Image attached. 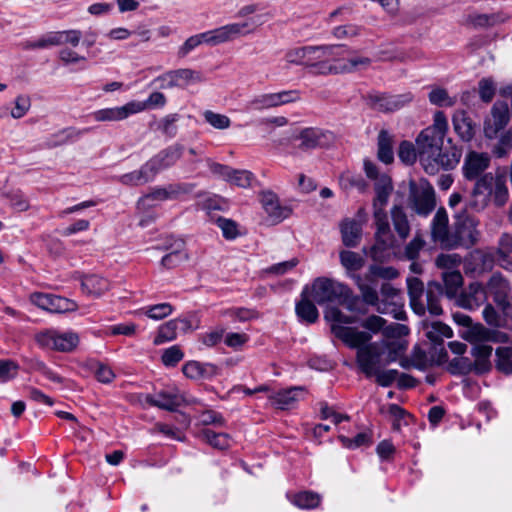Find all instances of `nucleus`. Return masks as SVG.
<instances>
[{
    "label": "nucleus",
    "instance_id": "nucleus-1",
    "mask_svg": "<svg viewBox=\"0 0 512 512\" xmlns=\"http://www.w3.org/2000/svg\"><path fill=\"white\" fill-rule=\"evenodd\" d=\"M448 129L445 114L438 111L434 114L433 124L423 129L416 137L419 161L425 172L434 175L440 169L449 170L459 162L455 152H443V140Z\"/></svg>",
    "mask_w": 512,
    "mask_h": 512
},
{
    "label": "nucleus",
    "instance_id": "nucleus-55",
    "mask_svg": "<svg viewBox=\"0 0 512 512\" xmlns=\"http://www.w3.org/2000/svg\"><path fill=\"white\" fill-rule=\"evenodd\" d=\"M253 175L246 170H233L231 169L226 180L238 187L247 188L251 185Z\"/></svg>",
    "mask_w": 512,
    "mask_h": 512
},
{
    "label": "nucleus",
    "instance_id": "nucleus-64",
    "mask_svg": "<svg viewBox=\"0 0 512 512\" xmlns=\"http://www.w3.org/2000/svg\"><path fill=\"white\" fill-rule=\"evenodd\" d=\"M512 253V235L503 233L498 242L497 255L499 260L506 261Z\"/></svg>",
    "mask_w": 512,
    "mask_h": 512
},
{
    "label": "nucleus",
    "instance_id": "nucleus-52",
    "mask_svg": "<svg viewBox=\"0 0 512 512\" xmlns=\"http://www.w3.org/2000/svg\"><path fill=\"white\" fill-rule=\"evenodd\" d=\"M461 263L462 257L457 253H441L435 259V265L445 271L457 270Z\"/></svg>",
    "mask_w": 512,
    "mask_h": 512
},
{
    "label": "nucleus",
    "instance_id": "nucleus-11",
    "mask_svg": "<svg viewBox=\"0 0 512 512\" xmlns=\"http://www.w3.org/2000/svg\"><path fill=\"white\" fill-rule=\"evenodd\" d=\"M194 186L187 183L169 184L166 187H156L150 193L138 200L140 206H152L154 201L177 199L181 195L192 192Z\"/></svg>",
    "mask_w": 512,
    "mask_h": 512
},
{
    "label": "nucleus",
    "instance_id": "nucleus-47",
    "mask_svg": "<svg viewBox=\"0 0 512 512\" xmlns=\"http://www.w3.org/2000/svg\"><path fill=\"white\" fill-rule=\"evenodd\" d=\"M203 439L212 447L224 450L230 446L231 438L226 433H216L211 429H204L202 431Z\"/></svg>",
    "mask_w": 512,
    "mask_h": 512
},
{
    "label": "nucleus",
    "instance_id": "nucleus-17",
    "mask_svg": "<svg viewBox=\"0 0 512 512\" xmlns=\"http://www.w3.org/2000/svg\"><path fill=\"white\" fill-rule=\"evenodd\" d=\"M297 100H299V93L296 90H288L258 95L250 101V106L256 110H264L295 102Z\"/></svg>",
    "mask_w": 512,
    "mask_h": 512
},
{
    "label": "nucleus",
    "instance_id": "nucleus-30",
    "mask_svg": "<svg viewBox=\"0 0 512 512\" xmlns=\"http://www.w3.org/2000/svg\"><path fill=\"white\" fill-rule=\"evenodd\" d=\"M407 289L412 310L419 316L426 312V307L422 299L424 293V284L417 277L407 278Z\"/></svg>",
    "mask_w": 512,
    "mask_h": 512
},
{
    "label": "nucleus",
    "instance_id": "nucleus-49",
    "mask_svg": "<svg viewBox=\"0 0 512 512\" xmlns=\"http://www.w3.org/2000/svg\"><path fill=\"white\" fill-rule=\"evenodd\" d=\"M292 503L301 509H312L319 505L320 496L313 492H300L293 496Z\"/></svg>",
    "mask_w": 512,
    "mask_h": 512
},
{
    "label": "nucleus",
    "instance_id": "nucleus-23",
    "mask_svg": "<svg viewBox=\"0 0 512 512\" xmlns=\"http://www.w3.org/2000/svg\"><path fill=\"white\" fill-rule=\"evenodd\" d=\"M304 395V388L301 386H296L271 393L268 396V399L273 406L284 410L293 408L298 401L304 398Z\"/></svg>",
    "mask_w": 512,
    "mask_h": 512
},
{
    "label": "nucleus",
    "instance_id": "nucleus-14",
    "mask_svg": "<svg viewBox=\"0 0 512 512\" xmlns=\"http://www.w3.org/2000/svg\"><path fill=\"white\" fill-rule=\"evenodd\" d=\"M382 353V346L378 342L368 343L357 350V364L367 377L373 376L379 369Z\"/></svg>",
    "mask_w": 512,
    "mask_h": 512
},
{
    "label": "nucleus",
    "instance_id": "nucleus-40",
    "mask_svg": "<svg viewBox=\"0 0 512 512\" xmlns=\"http://www.w3.org/2000/svg\"><path fill=\"white\" fill-rule=\"evenodd\" d=\"M339 185L341 189L345 191L356 189L360 193L366 192L368 188L367 182L360 174H356L348 170L344 171L339 176Z\"/></svg>",
    "mask_w": 512,
    "mask_h": 512
},
{
    "label": "nucleus",
    "instance_id": "nucleus-53",
    "mask_svg": "<svg viewBox=\"0 0 512 512\" xmlns=\"http://www.w3.org/2000/svg\"><path fill=\"white\" fill-rule=\"evenodd\" d=\"M353 278L355 279V282L361 292L363 301L366 304H369L372 306L377 305L379 298H378V293H377L376 289L374 287L370 286L369 284L364 283L362 278L358 275L353 276Z\"/></svg>",
    "mask_w": 512,
    "mask_h": 512
},
{
    "label": "nucleus",
    "instance_id": "nucleus-27",
    "mask_svg": "<svg viewBox=\"0 0 512 512\" xmlns=\"http://www.w3.org/2000/svg\"><path fill=\"white\" fill-rule=\"evenodd\" d=\"M135 109L133 106V102L129 101L123 106L119 107H111L98 110L93 113V117L98 122H106V121H122L134 115Z\"/></svg>",
    "mask_w": 512,
    "mask_h": 512
},
{
    "label": "nucleus",
    "instance_id": "nucleus-19",
    "mask_svg": "<svg viewBox=\"0 0 512 512\" xmlns=\"http://www.w3.org/2000/svg\"><path fill=\"white\" fill-rule=\"evenodd\" d=\"M490 156L487 153L471 151L464 159L462 171L467 180H477L490 165Z\"/></svg>",
    "mask_w": 512,
    "mask_h": 512
},
{
    "label": "nucleus",
    "instance_id": "nucleus-7",
    "mask_svg": "<svg viewBox=\"0 0 512 512\" xmlns=\"http://www.w3.org/2000/svg\"><path fill=\"white\" fill-rule=\"evenodd\" d=\"M36 341L43 348L71 352L77 347L79 337L73 332L59 333L56 330H47L39 333L36 336Z\"/></svg>",
    "mask_w": 512,
    "mask_h": 512
},
{
    "label": "nucleus",
    "instance_id": "nucleus-10",
    "mask_svg": "<svg viewBox=\"0 0 512 512\" xmlns=\"http://www.w3.org/2000/svg\"><path fill=\"white\" fill-rule=\"evenodd\" d=\"M410 201L412 209L422 216L431 213L435 206V192L427 181H421L418 186L411 187Z\"/></svg>",
    "mask_w": 512,
    "mask_h": 512
},
{
    "label": "nucleus",
    "instance_id": "nucleus-54",
    "mask_svg": "<svg viewBox=\"0 0 512 512\" xmlns=\"http://www.w3.org/2000/svg\"><path fill=\"white\" fill-rule=\"evenodd\" d=\"M208 369H212V366L203 365L197 361H190L183 366L182 371L186 377L196 380L204 377Z\"/></svg>",
    "mask_w": 512,
    "mask_h": 512
},
{
    "label": "nucleus",
    "instance_id": "nucleus-63",
    "mask_svg": "<svg viewBox=\"0 0 512 512\" xmlns=\"http://www.w3.org/2000/svg\"><path fill=\"white\" fill-rule=\"evenodd\" d=\"M217 225L226 239H235L239 235L238 225L233 220L220 217Z\"/></svg>",
    "mask_w": 512,
    "mask_h": 512
},
{
    "label": "nucleus",
    "instance_id": "nucleus-15",
    "mask_svg": "<svg viewBox=\"0 0 512 512\" xmlns=\"http://www.w3.org/2000/svg\"><path fill=\"white\" fill-rule=\"evenodd\" d=\"M155 81L166 82L161 85L162 88L181 87L184 88L190 84L201 83L205 81L201 72L189 68L172 70L157 77Z\"/></svg>",
    "mask_w": 512,
    "mask_h": 512
},
{
    "label": "nucleus",
    "instance_id": "nucleus-35",
    "mask_svg": "<svg viewBox=\"0 0 512 512\" xmlns=\"http://www.w3.org/2000/svg\"><path fill=\"white\" fill-rule=\"evenodd\" d=\"M426 310L432 315L442 314V307L440 305V298L443 294V288L438 282H430L426 289Z\"/></svg>",
    "mask_w": 512,
    "mask_h": 512
},
{
    "label": "nucleus",
    "instance_id": "nucleus-12",
    "mask_svg": "<svg viewBox=\"0 0 512 512\" xmlns=\"http://www.w3.org/2000/svg\"><path fill=\"white\" fill-rule=\"evenodd\" d=\"M413 99L414 96L411 92L398 95L375 93L368 96L369 105L374 110L385 113L395 112L411 103Z\"/></svg>",
    "mask_w": 512,
    "mask_h": 512
},
{
    "label": "nucleus",
    "instance_id": "nucleus-32",
    "mask_svg": "<svg viewBox=\"0 0 512 512\" xmlns=\"http://www.w3.org/2000/svg\"><path fill=\"white\" fill-rule=\"evenodd\" d=\"M394 231L401 241H404L410 235L411 227L404 208L400 205H393L390 210Z\"/></svg>",
    "mask_w": 512,
    "mask_h": 512
},
{
    "label": "nucleus",
    "instance_id": "nucleus-50",
    "mask_svg": "<svg viewBox=\"0 0 512 512\" xmlns=\"http://www.w3.org/2000/svg\"><path fill=\"white\" fill-rule=\"evenodd\" d=\"M496 367L505 374L512 373V347H499L496 350Z\"/></svg>",
    "mask_w": 512,
    "mask_h": 512
},
{
    "label": "nucleus",
    "instance_id": "nucleus-62",
    "mask_svg": "<svg viewBox=\"0 0 512 512\" xmlns=\"http://www.w3.org/2000/svg\"><path fill=\"white\" fill-rule=\"evenodd\" d=\"M340 440L347 448H358L371 444V436L367 432L359 433L354 438L340 436Z\"/></svg>",
    "mask_w": 512,
    "mask_h": 512
},
{
    "label": "nucleus",
    "instance_id": "nucleus-37",
    "mask_svg": "<svg viewBox=\"0 0 512 512\" xmlns=\"http://www.w3.org/2000/svg\"><path fill=\"white\" fill-rule=\"evenodd\" d=\"M454 130L463 141H470L474 136V128L464 110L456 111L453 115Z\"/></svg>",
    "mask_w": 512,
    "mask_h": 512
},
{
    "label": "nucleus",
    "instance_id": "nucleus-48",
    "mask_svg": "<svg viewBox=\"0 0 512 512\" xmlns=\"http://www.w3.org/2000/svg\"><path fill=\"white\" fill-rule=\"evenodd\" d=\"M428 98L431 104L440 107H451L456 103V97H451L446 89L440 87L433 88Z\"/></svg>",
    "mask_w": 512,
    "mask_h": 512
},
{
    "label": "nucleus",
    "instance_id": "nucleus-29",
    "mask_svg": "<svg viewBox=\"0 0 512 512\" xmlns=\"http://www.w3.org/2000/svg\"><path fill=\"white\" fill-rule=\"evenodd\" d=\"M486 300V290L480 284H471L467 293L461 294L456 303L459 307L474 310L480 307Z\"/></svg>",
    "mask_w": 512,
    "mask_h": 512
},
{
    "label": "nucleus",
    "instance_id": "nucleus-33",
    "mask_svg": "<svg viewBox=\"0 0 512 512\" xmlns=\"http://www.w3.org/2000/svg\"><path fill=\"white\" fill-rule=\"evenodd\" d=\"M342 241L347 247H355L361 239L362 224L355 219H346L341 223Z\"/></svg>",
    "mask_w": 512,
    "mask_h": 512
},
{
    "label": "nucleus",
    "instance_id": "nucleus-38",
    "mask_svg": "<svg viewBox=\"0 0 512 512\" xmlns=\"http://www.w3.org/2000/svg\"><path fill=\"white\" fill-rule=\"evenodd\" d=\"M154 179V175L150 169H147V163H145L139 170H135L126 173L119 177V181L128 186H139Z\"/></svg>",
    "mask_w": 512,
    "mask_h": 512
},
{
    "label": "nucleus",
    "instance_id": "nucleus-31",
    "mask_svg": "<svg viewBox=\"0 0 512 512\" xmlns=\"http://www.w3.org/2000/svg\"><path fill=\"white\" fill-rule=\"evenodd\" d=\"M81 289L86 295L98 298L110 289V282L99 275H85L81 277Z\"/></svg>",
    "mask_w": 512,
    "mask_h": 512
},
{
    "label": "nucleus",
    "instance_id": "nucleus-42",
    "mask_svg": "<svg viewBox=\"0 0 512 512\" xmlns=\"http://www.w3.org/2000/svg\"><path fill=\"white\" fill-rule=\"evenodd\" d=\"M442 279L445 287V294L448 298H454L463 285V277L459 270L444 271Z\"/></svg>",
    "mask_w": 512,
    "mask_h": 512
},
{
    "label": "nucleus",
    "instance_id": "nucleus-51",
    "mask_svg": "<svg viewBox=\"0 0 512 512\" xmlns=\"http://www.w3.org/2000/svg\"><path fill=\"white\" fill-rule=\"evenodd\" d=\"M340 261L348 271H358L364 266V258L358 253L348 250L340 252Z\"/></svg>",
    "mask_w": 512,
    "mask_h": 512
},
{
    "label": "nucleus",
    "instance_id": "nucleus-13",
    "mask_svg": "<svg viewBox=\"0 0 512 512\" xmlns=\"http://www.w3.org/2000/svg\"><path fill=\"white\" fill-rule=\"evenodd\" d=\"M454 233L449 230V219L447 212L440 208L437 210L431 223V237L435 243H439L442 248L454 249Z\"/></svg>",
    "mask_w": 512,
    "mask_h": 512
},
{
    "label": "nucleus",
    "instance_id": "nucleus-25",
    "mask_svg": "<svg viewBox=\"0 0 512 512\" xmlns=\"http://www.w3.org/2000/svg\"><path fill=\"white\" fill-rule=\"evenodd\" d=\"M386 320L380 316L377 315H371L367 317L363 322L361 323V326L367 330H369L371 333H378L380 331H383V334L385 336H392L395 334L402 335L406 334L408 332V329L406 326L401 324H394L388 327H385Z\"/></svg>",
    "mask_w": 512,
    "mask_h": 512
},
{
    "label": "nucleus",
    "instance_id": "nucleus-4",
    "mask_svg": "<svg viewBox=\"0 0 512 512\" xmlns=\"http://www.w3.org/2000/svg\"><path fill=\"white\" fill-rule=\"evenodd\" d=\"M339 45H308L293 47L286 51L284 60L288 65L303 66L314 75H329L328 58L340 56Z\"/></svg>",
    "mask_w": 512,
    "mask_h": 512
},
{
    "label": "nucleus",
    "instance_id": "nucleus-56",
    "mask_svg": "<svg viewBox=\"0 0 512 512\" xmlns=\"http://www.w3.org/2000/svg\"><path fill=\"white\" fill-rule=\"evenodd\" d=\"M398 156L406 164H413L418 156L417 146L410 141H402L399 145Z\"/></svg>",
    "mask_w": 512,
    "mask_h": 512
},
{
    "label": "nucleus",
    "instance_id": "nucleus-44",
    "mask_svg": "<svg viewBox=\"0 0 512 512\" xmlns=\"http://www.w3.org/2000/svg\"><path fill=\"white\" fill-rule=\"evenodd\" d=\"M188 260V253L184 248V243L180 242L176 249L166 254L162 260L161 264L168 269H172L180 265L181 263Z\"/></svg>",
    "mask_w": 512,
    "mask_h": 512
},
{
    "label": "nucleus",
    "instance_id": "nucleus-22",
    "mask_svg": "<svg viewBox=\"0 0 512 512\" xmlns=\"http://www.w3.org/2000/svg\"><path fill=\"white\" fill-rule=\"evenodd\" d=\"M509 122L508 106L504 103H496L491 111V116L484 123V133L488 138H494Z\"/></svg>",
    "mask_w": 512,
    "mask_h": 512
},
{
    "label": "nucleus",
    "instance_id": "nucleus-5",
    "mask_svg": "<svg viewBox=\"0 0 512 512\" xmlns=\"http://www.w3.org/2000/svg\"><path fill=\"white\" fill-rule=\"evenodd\" d=\"M255 28V23L251 20L231 23L219 28L206 31L189 37L178 50V56L186 57L192 50L202 44L216 46L225 42L233 41L236 38L251 33Z\"/></svg>",
    "mask_w": 512,
    "mask_h": 512
},
{
    "label": "nucleus",
    "instance_id": "nucleus-20",
    "mask_svg": "<svg viewBox=\"0 0 512 512\" xmlns=\"http://www.w3.org/2000/svg\"><path fill=\"white\" fill-rule=\"evenodd\" d=\"M331 329L337 338L343 341L350 348H357V350L368 344L372 338V334L370 332L359 331L354 327L332 325Z\"/></svg>",
    "mask_w": 512,
    "mask_h": 512
},
{
    "label": "nucleus",
    "instance_id": "nucleus-16",
    "mask_svg": "<svg viewBox=\"0 0 512 512\" xmlns=\"http://www.w3.org/2000/svg\"><path fill=\"white\" fill-rule=\"evenodd\" d=\"M30 299L33 304L51 313H66L77 309L74 301L57 295L34 293Z\"/></svg>",
    "mask_w": 512,
    "mask_h": 512
},
{
    "label": "nucleus",
    "instance_id": "nucleus-45",
    "mask_svg": "<svg viewBox=\"0 0 512 512\" xmlns=\"http://www.w3.org/2000/svg\"><path fill=\"white\" fill-rule=\"evenodd\" d=\"M452 335V329L442 322H433L427 326L426 336L432 342L441 343L444 338H450Z\"/></svg>",
    "mask_w": 512,
    "mask_h": 512
},
{
    "label": "nucleus",
    "instance_id": "nucleus-24",
    "mask_svg": "<svg viewBox=\"0 0 512 512\" xmlns=\"http://www.w3.org/2000/svg\"><path fill=\"white\" fill-rule=\"evenodd\" d=\"M260 201L263 209L273 222H280L290 214V209L281 206L278 196L271 191L263 192Z\"/></svg>",
    "mask_w": 512,
    "mask_h": 512
},
{
    "label": "nucleus",
    "instance_id": "nucleus-21",
    "mask_svg": "<svg viewBox=\"0 0 512 512\" xmlns=\"http://www.w3.org/2000/svg\"><path fill=\"white\" fill-rule=\"evenodd\" d=\"M478 221L474 218L465 219L456 227L453 238L455 240V248L463 246L470 248L475 245L480 238V232L477 229Z\"/></svg>",
    "mask_w": 512,
    "mask_h": 512
},
{
    "label": "nucleus",
    "instance_id": "nucleus-58",
    "mask_svg": "<svg viewBox=\"0 0 512 512\" xmlns=\"http://www.w3.org/2000/svg\"><path fill=\"white\" fill-rule=\"evenodd\" d=\"M173 312V307L169 303H160L156 305H152L147 307L145 314L147 317L153 320H161L169 315H171Z\"/></svg>",
    "mask_w": 512,
    "mask_h": 512
},
{
    "label": "nucleus",
    "instance_id": "nucleus-36",
    "mask_svg": "<svg viewBox=\"0 0 512 512\" xmlns=\"http://www.w3.org/2000/svg\"><path fill=\"white\" fill-rule=\"evenodd\" d=\"M472 354L475 357L474 369L477 373H485L490 370V356L492 347L487 344L479 343L474 345Z\"/></svg>",
    "mask_w": 512,
    "mask_h": 512
},
{
    "label": "nucleus",
    "instance_id": "nucleus-43",
    "mask_svg": "<svg viewBox=\"0 0 512 512\" xmlns=\"http://www.w3.org/2000/svg\"><path fill=\"white\" fill-rule=\"evenodd\" d=\"M179 328V322L178 320H170L164 324H162L159 329L158 333L154 339L155 345H160L168 341H172L176 339L177 337V330Z\"/></svg>",
    "mask_w": 512,
    "mask_h": 512
},
{
    "label": "nucleus",
    "instance_id": "nucleus-26",
    "mask_svg": "<svg viewBox=\"0 0 512 512\" xmlns=\"http://www.w3.org/2000/svg\"><path fill=\"white\" fill-rule=\"evenodd\" d=\"M146 401L152 406L174 411L187 400L183 394L178 392L161 391L155 395H148Z\"/></svg>",
    "mask_w": 512,
    "mask_h": 512
},
{
    "label": "nucleus",
    "instance_id": "nucleus-18",
    "mask_svg": "<svg viewBox=\"0 0 512 512\" xmlns=\"http://www.w3.org/2000/svg\"><path fill=\"white\" fill-rule=\"evenodd\" d=\"M183 145L173 144L147 161V169H150L154 177L162 170L173 166L182 156Z\"/></svg>",
    "mask_w": 512,
    "mask_h": 512
},
{
    "label": "nucleus",
    "instance_id": "nucleus-28",
    "mask_svg": "<svg viewBox=\"0 0 512 512\" xmlns=\"http://www.w3.org/2000/svg\"><path fill=\"white\" fill-rule=\"evenodd\" d=\"M336 57L337 56L328 58V68L331 70L329 71V75L353 72L360 67L366 68L371 64V59L368 57H353L346 62L339 61Z\"/></svg>",
    "mask_w": 512,
    "mask_h": 512
},
{
    "label": "nucleus",
    "instance_id": "nucleus-59",
    "mask_svg": "<svg viewBox=\"0 0 512 512\" xmlns=\"http://www.w3.org/2000/svg\"><path fill=\"white\" fill-rule=\"evenodd\" d=\"M362 28L355 24H346L337 26L332 30V34L337 39L354 38L361 34Z\"/></svg>",
    "mask_w": 512,
    "mask_h": 512
},
{
    "label": "nucleus",
    "instance_id": "nucleus-46",
    "mask_svg": "<svg viewBox=\"0 0 512 512\" xmlns=\"http://www.w3.org/2000/svg\"><path fill=\"white\" fill-rule=\"evenodd\" d=\"M87 129L85 130H76L74 128H66L58 133L52 135L49 140L47 141V146L49 148L56 147L59 145H63L67 143L69 140L73 138H79L81 137Z\"/></svg>",
    "mask_w": 512,
    "mask_h": 512
},
{
    "label": "nucleus",
    "instance_id": "nucleus-6",
    "mask_svg": "<svg viewBox=\"0 0 512 512\" xmlns=\"http://www.w3.org/2000/svg\"><path fill=\"white\" fill-rule=\"evenodd\" d=\"M310 298L319 305L337 302L351 307L354 297L351 289L334 279L327 277L316 278L310 289Z\"/></svg>",
    "mask_w": 512,
    "mask_h": 512
},
{
    "label": "nucleus",
    "instance_id": "nucleus-8",
    "mask_svg": "<svg viewBox=\"0 0 512 512\" xmlns=\"http://www.w3.org/2000/svg\"><path fill=\"white\" fill-rule=\"evenodd\" d=\"M299 141L297 148L300 151L307 152L316 148L328 147L335 141V136L331 131L318 127H308L302 129L295 137Z\"/></svg>",
    "mask_w": 512,
    "mask_h": 512
},
{
    "label": "nucleus",
    "instance_id": "nucleus-34",
    "mask_svg": "<svg viewBox=\"0 0 512 512\" xmlns=\"http://www.w3.org/2000/svg\"><path fill=\"white\" fill-rule=\"evenodd\" d=\"M297 316L306 323H314L319 317L318 310L310 298L307 295L306 289L301 294V300L296 304Z\"/></svg>",
    "mask_w": 512,
    "mask_h": 512
},
{
    "label": "nucleus",
    "instance_id": "nucleus-61",
    "mask_svg": "<svg viewBox=\"0 0 512 512\" xmlns=\"http://www.w3.org/2000/svg\"><path fill=\"white\" fill-rule=\"evenodd\" d=\"M31 107L30 97L27 95H19L16 97L14 107L11 110V116L14 119H20L25 116Z\"/></svg>",
    "mask_w": 512,
    "mask_h": 512
},
{
    "label": "nucleus",
    "instance_id": "nucleus-2",
    "mask_svg": "<svg viewBox=\"0 0 512 512\" xmlns=\"http://www.w3.org/2000/svg\"><path fill=\"white\" fill-rule=\"evenodd\" d=\"M506 181L505 172L483 174L476 180L466 207L476 212L485 210L490 204L503 207L509 200Z\"/></svg>",
    "mask_w": 512,
    "mask_h": 512
},
{
    "label": "nucleus",
    "instance_id": "nucleus-60",
    "mask_svg": "<svg viewBox=\"0 0 512 512\" xmlns=\"http://www.w3.org/2000/svg\"><path fill=\"white\" fill-rule=\"evenodd\" d=\"M92 369L96 379L103 384H109L115 378V373L106 364L95 362Z\"/></svg>",
    "mask_w": 512,
    "mask_h": 512
},
{
    "label": "nucleus",
    "instance_id": "nucleus-57",
    "mask_svg": "<svg viewBox=\"0 0 512 512\" xmlns=\"http://www.w3.org/2000/svg\"><path fill=\"white\" fill-rule=\"evenodd\" d=\"M204 119L215 129L223 130L227 129L231 125L229 117L223 114L215 113L207 110L203 113Z\"/></svg>",
    "mask_w": 512,
    "mask_h": 512
},
{
    "label": "nucleus",
    "instance_id": "nucleus-3",
    "mask_svg": "<svg viewBox=\"0 0 512 512\" xmlns=\"http://www.w3.org/2000/svg\"><path fill=\"white\" fill-rule=\"evenodd\" d=\"M375 197L372 201L373 219L375 225V239L377 245L371 249L373 258H376L377 249L392 247L395 237L392 233L386 205L393 191L391 178L387 174H381L374 183Z\"/></svg>",
    "mask_w": 512,
    "mask_h": 512
},
{
    "label": "nucleus",
    "instance_id": "nucleus-41",
    "mask_svg": "<svg viewBox=\"0 0 512 512\" xmlns=\"http://www.w3.org/2000/svg\"><path fill=\"white\" fill-rule=\"evenodd\" d=\"M132 102L137 114L150 109L163 108L167 103V98L162 92L155 91L145 101L132 100Z\"/></svg>",
    "mask_w": 512,
    "mask_h": 512
},
{
    "label": "nucleus",
    "instance_id": "nucleus-9",
    "mask_svg": "<svg viewBox=\"0 0 512 512\" xmlns=\"http://www.w3.org/2000/svg\"><path fill=\"white\" fill-rule=\"evenodd\" d=\"M486 294L491 295L503 312L512 317V296L508 281L499 273H494L486 286Z\"/></svg>",
    "mask_w": 512,
    "mask_h": 512
},
{
    "label": "nucleus",
    "instance_id": "nucleus-39",
    "mask_svg": "<svg viewBox=\"0 0 512 512\" xmlns=\"http://www.w3.org/2000/svg\"><path fill=\"white\" fill-rule=\"evenodd\" d=\"M393 136L387 130H381L378 135V158L385 164L393 162Z\"/></svg>",
    "mask_w": 512,
    "mask_h": 512
}]
</instances>
